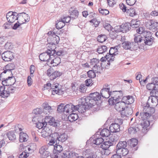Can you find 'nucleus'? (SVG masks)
<instances>
[{
	"mask_svg": "<svg viewBox=\"0 0 158 158\" xmlns=\"http://www.w3.org/2000/svg\"><path fill=\"white\" fill-rule=\"evenodd\" d=\"M81 103V106L80 107V111L81 113L85 112L87 109L90 108L96 104L97 102L92 99L90 97H88L85 98H82Z\"/></svg>",
	"mask_w": 158,
	"mask_h": 158,
	"instance_id": "1",
	"label": "nucleus"
},
{
	"mask_svg": "<svg viewBox=\"0 0 158 158\" xmlns=\"http://www.w3.org/2000/svg\"><path fill=\"white\" fill-rule=\"evenodd\" d=\"M110 96L111 98L108 100V102L110 105H113L120 100L123 96L122 92L121 91L110 92Z\"/></svg>",
	"mask_w": 158,
	"mask_h": 158,
	"instance_id": "2",
	"label": "nucleus"
},
{
	"mask_svg": "<svg viewBox=\"0 0 158 158\" xmlns=\"http://www.w3.org/2000/svg\"><path fill=\"white\" fill-rule=\"evenodd\" d=\"M155 110L153 107L146 106H144L143 112L141 113V118L143 119H148L151 116L155 113Z\"/></svg>",
	"mask_w": 158,
	"mask_h": 158,
	"instance_id": "3",
	"label": "nucleus"
},
{
	"mask_svg": "<svg viewBox=\"0 0 158 158\" xmlns=\"http://www.w3.org/2000/svg\"><path fill=\"white\" fill-rule=\"evenodd\" d=\"M62 73L59 71H54L52 68H49L47 71V74L51 80H54L60 77Z\"/></svg>",
	"mask_w": 158,
	"mask_h": 158,
	"instance_id": "4",
	"label": "nucleus"
},
{
	"mask_svg": "<svg viewBox=\"0 0 158 158\" xmlns=\"http://www.w3.org/2000/svg\"><path fill=\"white\" fill-rule=\"evenodd\" d=\"M56 54H52L50 56V59L48 62L49 66H56L60 64L61 60L60 57L56 56Z\"/></svg>",
	"mask_w": 158,
	"mask_h": 158,
	"instance_id": "5",
	"label": "nucleus"
},
{
	"mask_svg": "<svg viewBox=\"0 0 158 158\" xmlns=\"http://www.w3.org/2000/svg\"><path fill=\"white\" fill-rule=\"evenodd\" d=\"M130 28V23H125L121 25L117 26L115 27V31L116 32H121L123 33L126 32Z\"/></svg>",
	"mask_w": 158,
	"mask_h": 158,
	"instance_id": "6",
	"label": "nucleus"
},
{
	"mask_svg": "<svg viewBox=\"0 0 158 158\" xmlns=\"http://www.w3.org/2000/svg\"><path fill=\"white\" fill-rule=\"evenodd\" d=\"M41 116L40 115L36 116L33 117L32 119V121L34 122H37L36 123V127L39 129L42 128L43 127H46L47 125L46 122L45 121V119L44 121L42 119V121L40 120L39 119H40Z\"/></svg>",
	"mask_w": 158,
	"mask_h": 158,
	"instance_id": "7",
	"label": "nucleus"
},
{
	"mask_svg": "<svg viewBox=\"0 0 158 158\" xmlns=\"http://www.w3.org/2000/svg\"><path fill=\"white\" fill-rule=\"evenodd\" d=\"M146 27L153 32H155L158 28V23L153 20H150L146 22Z\"/></svg>",
	"mask_w": 158,
	"mask_h": 158,
	"instance_id": "8",
	"label": "nucleus"
},
{
	"mask_svg": "<svg viewBox=\"0 0 158 158\" xmlns=\"http://www.w3.org/2000/svg\"><path fill=\"white\" fill-rule=\"evenodd\" d=\"M56 43L52 41V43H50L48 44V50L49 53L52 54H56L57 55L60 56L61 55L62 52H56L55 50L56 48Z\"/></svg>",
	"mask_w": 158,
	"mask_h": 158,
	"instance_id": "9",
	"label": "nucleus"
},
{
	"mask_svg": "<svg viewBox=\"0 0 158 158\" xmlns=\"http://www.w3.org/2000/svg\"><path fill=\"white\" fill-rule=\"evenodd\" d=\"M150 122L147 120H142L140 123L141 131L145 134L147 133L149 129Z\"/></svg>",
	"mask_w": 158,
	"mask_h": 158,
	"instance_id": "10",
	"label": "nucleus"
},
{
	"mask_svg": "<svg viewBox=\"0 0 158 158\" xmlns=\"http://www.w3.org/2000/svg\"><path fill=\"white\" fill-rule=\"evenodd\" d=\"M8 65L6 66V69L4 70L3 72L0 75V79L1 80H3L5 78H8V77H12V73L11 71V69H8Z\"/></svg>",
	"mask_w": 158,
	"mask_h": 158,
	"instance_id": "11",
	"label": "nucleus"
},
{
	"mask_svg": "<svg viewBox=\"0 0 158 158\" xmlns=\"http://www.w3.org/2000/svg\"><path fill=\"white\" fill-rule=\"evenodd\" d=\"M19 14L15 12L10 11L6 14V18L8 21L10 23H12L18 19L17 17Z\"/></svg>",
	"mask_w": 158,
	"mask_h": 158,
	"instance_id": "12",
	"label": "nucleus"
},
{
	"mask_svg": "<svg viewBox=\"0 0 158 158\" xmlns=\"http://www.w3.org/2000/svg\"><path fill=\"white\" fill-rule=\"evenodd\" d=\"M120 121L119 124L116 123H112L109 127V129L111 132H116L120 131V125L122 124L123 122L121 119L118 120Z\"/></svg>",
	"mask_w": 158,
	"mask_h": 158,
	"instance_id": "13",
	"label": "nucleus"
},
{
	"mask_svg": "<svg viewBox=\"0 0 158 158\" xmlns=\"http://www.w3.org/2000/svg\"><path fill=\"white\" fill-rule=\"evenodd\" d=\"M114 108L118 111L121 113L122 111L126 108L127 105L122 100L121 101H118L115 103Z\"/></svg>",
	"mask_w": 158,
	"mask_h": 158,
	"instance_id": "14",
	"label": "nucleus"
},
{
	"mask_svg": "<svg viewBox=\"0 0 158 158\" xmlns=\"http://www.w3.org/2000/svg\"><path fill=\"white\" fill-rule=\"evenodd\" d=\"M2 57L3 60L5 61H11L14 58L13 53L10 51H6L2 54Z\"/></svg>",
	"mask_w": 158,
	"mask_h": 158,
	"instance_id": "15",
	"label": "nucleus"
},
{
	"mask_svg": "<svg viewBox=\"0 0 158 158\" xmlns=\"http://www.w3.org/2000/svg\"><path fill=\"white\" fill-rule=\"evenodd\" d=\"M15 82V78L14 77H8L7 78L2 80V84L3 85L6 86H11L13 85Z\"/></svg>",
	"mask_w": 158,
	"mask_h": 158,
	"instance_id": "16",
	"label": "nucleus"
},
{
	"mask_svg": "<svg viewBox=\"0 0 158 158\" xmlns=\"http://www.w3.org/2000/svg\"><path fill=\"white\" fill-rule=\"evenodd\" d=\"M77 106L73 105L72 103L67 104L65 106L64 112L66 113L73 112L77 110Z\"/></svg>",
	"mask_w": 158,
	"mask_h": 158,
	"instance_id": "17",
	"label": "nucleus"
},
{
	"mask_svg": "<svg viewBox=\"0 0 158 158\" xmlns=\"http://www.w3.org/2000/svg\"><path fill=\"white\" fill-rule=\"evenodd\" d=\"M52 54L49 53L47 51L46 52L42 53L40 54L39 56L40 60L42 61H46L47 64L48 65V62L50 59V56H51Z\"/></svg>",
	"mask_w": 158,
	"mask_h": 158,
	"instance_id": "18",
	"label": "nucleus"
},
{
	"mask_svg": "<svg viewBox=\"0 0 158 158\" xmlns=\"http://www.w3.org/2000/svg\"><path fill=\"white\" fill-rule=\"evenodd\" d=\"M40 156L42 158H46L49 156V152L46 146H43L39 150Z\"/></svg>",
	"mask_w": 158,
	"mask_h": 158,
	"instance_id": "19",
	"label": "nucleus"
},
{
	"mask_svg": "<svg viewBox=\"0 0 158 158\" xmlns=\"http://www.w3.org/2000/svg\"><path fill=\"white\" fill-rule=\"evenodd\" d=\"M121 113L122 117H128L133 113L132 109L131 107H128L127 106L125 108Z\"/></svg>",
	"mask_w": 158,
	"mask_h": 158,
	"instance_id": "20",
	"label": "nucleus"
},
{
	"mask_svg": "<svg viewBox=\"0 0 158 158\" xmlns=\"http://www.w3.org/2000/svg\"><path fill=\"white\" fill-rule=\"evenodd\" d=\"M59 84L58 83L52 85L51 89H53L52 92V95L60 94L62 92V90L59 88Z\"/></svg>",
	"mask_w": 158,
	"mask_h": 158,
	"instance_id": "21",
	"label": "nucleus"
},
{
	"mask_svg": "<svg viewBox=\"0 0 158 158\" xmlns=\"http://www.w3.org/2000/svg\"><path fill=\"white\" fill-rule=\"evenodd\" d=\"M45 121L46 122L49 123L52 126L54 127H56L57 126V123L56 121L54 118L50 116H46L45 118Z\"/></svg>",
	"mask_w": 158,
	"mask_h": 158,
	"instance_id": "22",
	"label": "nucleus"
},
{
	"mask_svg": "<svg viewBox=\"0 0 158 158\" xmlns=\"http://www.w3.org/2000/svg\"><path fill=\"white\" fill-rule=\"evenodd\" d=\"M48 34L49 36L52 37V41L58 44L59 41L60 39L58 36L56 35V33L54 31V30L52 31H50L48 33Z\"/></svg>",
	"mask_w": 158,
	"mask_h": 158,
	"instance_id": "23",
	"label": "nucleus"
},
{
	"mask_svg": "<svg viewBox=\"0 0 158 158\" xmlns=\"http://www.w3.org/2000/svg\"><path fill=\"white\" fill-rule=\"evenodd\" d=\"M52 131L47 127H44L41 132V135L44 138H46L50 135H51Z\"/></svg>",
	"mask_w": 158,
	"mask_h": 158,
	"instance_id": "24",
	"label": "nucleus"
},
{
	"mask_svg": "<svg viewBox=\"0 0 158 158\" xmlns=\"http://www.w3.org/2000/svg\"><path fill=\"white\" fill-rule=\"evenodd\" d=\"M58 135V133L54 132L51 135V138L50 139L48 144L50 146L54 145L57 143V136Z\"/></svg>",
	"mask_w": 158,
	"mask_h": 158,
	"instance_id": "25",
	"label": "nucleus"
},
{
	"mask_svg": "<svg viewBox=\"0 0 158 158\" xmlns=\"http://www.w3.org/2000/svg\"><path fill=\"white\" fill-rule=\"evenodd\" d=\"M99 62V60L98 59L96 58H93L90 61V63L91 65H92L93 67V69L96 72H98V69L96 70V69H98L99 67V65L98 64Z\"/></svg>",
	"mask_w": 158,
	"mask_h": 158,
	"instance_id": "26",
	"label": "nucleus"
},
{
	"mask_svg": "<svg viewBox=\"0 0 158 158\" xmlns=\"http://www.w3.org/2000/svg\"><path fill=\"white\" fill-rule=\"evenodd\" d=\"M122 100L123 102H124L126 105L131 104L134 101V99L132 96H124Z\"/></svg>",
	"mask_w": 158,
	"mask_h": 158,
	"instance_id": "27",
	"label": "nucleus"
},
{
	"mask_svg": "<svg viewBox=\"0 0 158 158\" xmlns=\"http://www.w3.org/2000/svg\"><path fill=\"white\" fill-rule=\"evenodd\" d=\"M127 146V143L126 141L119 142L116 146V153H119L121 149L125 148Z\"/></svg>",
	"mask_w": 158,
	"mask_h": 158,
	"instance_id": "28",
	"label": "nucleus"
},
{
	"mask_svg": "<svg viewBox=\"0 0 158 158\" xmlns=\"http://www.w3.org/2000/svg\"><path fill=\"white\" fill-rule=\"evenodd\" d=\"M30 19L29 16L25 13H20V21L22 22V23H20V24L28 22L30 20Z\"/></svg>",
	"mask_w": 158,
	"mask_h": 158,
	"instance_id": "29",
	"label": "nucleus"
},
{
	"mask_svg": "<svg viewBox=\"0 0 158 158\" xmlns=\"http://www.w3.org/2000/svg\"><path fill=\"white\" fill-rule=\"evenodd\" d=\"M147 89L148 90L154 91L158 90V84L153 83H148L146 85Z\"/></svg>",
	"mask_w": 158,
	"mask_h": 158,
	"instance_id": "30",
	"label": "nucleus"
},
{
	"mask_svg": "<svg viewBox=\"0 0 158 158\" xmlns=\"http://www.w3.org/2000/svg\"><path fill=\"white\" fill-rule=\"evenodd\" d=\"M89 96L92 99H93L94 100L97 102L100 100L101 98V95H100L99 93L97 92L90 94Z\"/></svg>",
	"mask_w": 158,
	"mask_h": 158,
	"instance_id": "31",
	"label": "nucleus"
},
{
	"mask_svg": "<svg viewBox=\"0 0 158 158\" xmlns=\"http://www.w3.org/2000/svg\"><path fill=\"white\" fill-rule=\"evenodd\" d=\"M101 95L103 98H108L110 96V92L109 89H102L100 92Z\"/></svg>",
	"mask_w": 158,
	"mask_h": 158,
	"instance_id": "32",
	"label": "nucleus"
},
{
	"mask_svg": "<svg viewBox=\"0 0 158 158\" xmlns=\"http://www.w3.org/2000/svg\"><path fill=\"white\" fill-rule=\"evenodd\" d=\"M118 50L115 47L111 48L109 50V53H107L109 57L110 58H112V60H113L114 56L118 54Z\"/></svg>",
	"mask_w": 158,
	"mask_h": 158,
	"instance_id": "33",
	"label": "nucleus"
},
{
	"mask_svg": "<svg viewBox=\"0 0 158 158\" xmlns=\"http://www.w3.org/2000/svg\"><path fill=\"white\" fill-rule=\"evenodd\" d=\"M63 149V147L59 143H56L54 146L53 152L55 153H58L61 152Z\"/></svg>",
	"mask_w": 158,
	"mask_h": 158,
	"instance_id": "34",
	"label": "nucleus"
},
{
	"mask_svg": "<svg viewBox=\"0 0 158 158\" xmlns=\"http://www.w3.org/2000/svg\"><path fill=\"white\" fill-rule=\"evenodd\" d=\"M142 75L139 73H137L136 74V78L137 80H139L141 85H144V84L147 82V78L145 79H142Z\"/></svg>",
	"mask_w": 158,
	"mask_h": 158,
	"instance_id": "35",
	"label": "nucleus"
},
{
	"mask_svg": "<svg viewBox=\"0 0 158 158\" xmlns=\"http://www.w3.org/2000/svg\"><path fill=\"white\" fill-rule=\"evenodd\" d=\"M20 128V142L27 141L28 139V136L26 133L21 131Z\"/></svg>",
	"mask_w": 158,
	"mask_h": 158,
	"instance_id": "36",
	"label": "nucleus"
},
{
	"mask_svg": "<svg viewBox=\"0 0 158 158\" xmlns=\"http://www.w3.org/2000/svg\"><path fill=\"white\" fill-rule=\"evenodd\" d=\"M57 138V140L59 141L64 142L67 139L68 136L67 135L64 133H63L60 135L58 134Z\"/></svg>",
	"mask_w": 158,
	"mask_h": 158,
	"instance_id": "37",
	"label": "nucleus"
},
{
	"mask_svg": "<svg viewBox=\"0 0 158 158\" xmlns=\"http://www.w3.org/2000/svg\"><path fill=\"white\" fill-rule=\"evenodd\" d=\"M78 118V116L77 114L75 113H73L68 116V118L70 121L73 122L76 120Z\"/></svg>",
	"mask_w": 158,
	"mask_h": 158,
	"instance_id": "38",
	"label": "nucleus"
},
{
	"mask_svg": "<svg viewBox=\"0 0 158 158\" xmlns=\"http://www.w3.org/2000/svg\"><path fill=\"white\" fill-rule=\"evenodd\" d=\"M133 43H131L128 41H125L123 43L122 46L123 48L126 49H130L133 45Z\"/></svg>",
	"mask_w": 158,
	"mask_h": 158,
	"instance_id": "39",
	"label": "nucleus"
},
{
	"mask_svg": "<svg viewBox=\"0 0 158 158\" xmlns=\"http://www.w3.org/2000/svg\"><path fill=\"white\" fill-rule=\"evenodd\" d=\"M139 130L138 127H131L128 129V132L130 134H134Z\"/></svg>",
	"mask_w": 158,
	"mask_h": 158,
	"instance_id": "40",
	"label": "nucleus"
},
{
	"mask_svg": "<svg viewBox=\"0 0 158 158\" xmlns=\"http://www.w3.org/2000/svg\"><path fill=\"white\" fill-rule=\"evenodd\" d=\"M127 14L133 17L136 15L135 10L132 8H130L127 10Z\"/></svg>",
	"mask_w": 158,
	"mask_h": 158,
	"instance_id": "41",
	"label": "nucleus"
},
{
	"mask_svg": "<svg viewBox=\"0 0 158 158\" xmlns=\"http://www.w3.org/2000/svg\"><path fill=\"white\" fill-rule=\"evenodd\" d=\"M107 47L106 46H99L97 49V52L99 54H102L106 51Z\"/></svg>",
	"mask_w": 158,
	"mask_h": 158,
	"instance_id": "42",
	"label": "nucleus"
},
{
	"mask_svg": "<svg viewBox=\"0 0 158 158\" xmlns=\"http://www.w3.org/2000/svg\"><path fill=\"white\" fill-rule=\"evenodd\" d=\"M139 22L136 19H132L130 23V27H132L133 28H137L139 26Z\"/></svg>",
	"mask_w": 158,
	"mask_h": 158,
	"instance_id": "43",
	"label": "nucleus"
},
{
	"mask_svg": "<svg viewBox=\"0 0 158 158\" xmlns=\"http://www.w3.org/2000/svg\"><path fill=\"white\" fill-rule=\"evenodd\" d=\"M110 134V132L109 130L107 129L102 130L100 132V135L102 137H108Z\"/></svg>",
	"mask_w": 158,
	"mask_h": 158,
	"instance_id": "44",
	"label": "nucleus"
},
{
	"mask_svg": "<svg viewBox=\"0 0 158 158\" xmlns=\"http://www.w3.org/2000/svg\"><path fill=\"white\" fill-rule=\"evenodd\" d=\"M42 107L44 110V111L45 110H47L48 113H49L51 111V107L50 106L47 102L43 103L42 105Z\"/></svg>",
	"mask_w": 158,
	"mask_h": 158,
	"instance_id": "45",
	"label": "nucleus"
},
{
	"mask_svg": "<svg viewBox=\"0 0 158 158\" xmlns=\"http://www.w3.org/2000/svg\"><path fill=\"white\" fill-rule=\"evenodd\" d=\"M111 143L109 141L105 142L103 144H102L101 146V148L102 149H108L110 146L111 145Z\"/></svg>",
	"mask_w": 158,
	"mask_h": 158,
	"instance_id": "46",
	"label": "nucleus"
},
{
	"mask_svg": "<svg viewBox=\"0 0 158 158\" xmlns=\"http://www.w3.org/2000/svg\"><path fill=\"white\" fill-rule=\"evenodd\" d=\"M68 154L67 153H63L62 154L60 158H74L73 157L75 155L74 153H69Z\"/></svg>",
	"mask_w": 158,
	"mask_h": 158,
	"instance_id": "47",
	"label": "nucleus"
},
{
	"mask_svg": "<svg viewBox=\"0 0 158 158\" xmlns=\"http://www.w3.org/2000/svg\"><path fill=\"white\" fill-rule=\"evenodd\" d=\"M107 39V37L105 35H100L97 37V40L100 43H103Z\"/></svg>",
	"mask_w": 158,
	"mask_h": 158,
	"instance_id": "48",
	"label": "nucleus"
},
{
	"mask_svg": "<svg viewBox=\"0 0 158 158\" xmlns=\"http://www.w3.org/2000/svg\"><path fill=\"white\" fill-rule=\"evenodd\" d=\"M6 135L10 140H13L15 139V135L13 132L10 131L7 133Z\"/></svg>",
	"mask_w": 158,
	"mask_h": 158,
	"instance_id": "49",
	"label": "nucleus"
},
{
	"mask_svg": "<svg viewBox=\"0 0 158 158\" xmlns=\"http://www.w3.org/2000/svg\"><path fill=\"white\" fill-rule=\"evenodd\" d=\"M103 141V139L101 137H100L97 138L96 139L94 140L93 142L94 144L99 145L102 143Z\"/></svg>",
	"mask_w": 158,
	"mask_h": 158,
	"instance_id": "50",
	"label": "nucleus"
},
{
	"mask_svg": "<svg viewBox=\"0 0 158 158\" xmlns=\"http://www.w3.org/2000/svg\"><path fill=\"white\" fill-rule=\"evenodd\" d=\"M79 14L78 11L77 10H73L70 14L71 17L74 19H76L78 17Z\"/></svg>",
	"mask_w": 158,
	"mask_h": 158,
	"instance_id": "51",
	"label": "nucleus"
},
{
	"mask_svg": "<svg viewBox=\"0 0 158 158\" xmlns=\"http://www.w3.org/2000/svg\"><path fill=\"white\" fill-rule=\"evenodd\" d=\"M98 11L100 13L103 15H106L108 14L109 13V12L108 10L103 9L101 8L98 9Z\"/></svg>",
	"mask_w": 158,
	"mask_h": 158,
	"instance_id": "52",
	"label": "nucleus"
},
{
	"mask_svg": "<svg viewBox=\"0 0 158 158\" xmlns=\"http://www.w3.org/2000/svg\"><path fill=\"white\" fill-rule=\"evenodd\" d=\"M138 141L137 139H132L130 141V145L132 147H135L138 144Z\"/></svg>",
	"mask_w": 158,
	"mask_h": 158,
	"instance_id": "53",
	"label": "nucleus"
},
{
	"mask_svg": "<svg viewBox=\"0 0 158 158\" xmlns=\"http://www.w3.org/2000/svg\"><path fill=\"white\" fill-rule=\"evenodd\" d=\"M65 25V24L62 21H60L56 24V27L57 29H60L63 27Z\"/></svg>",
	"mask_w": 158,
	"mask_h": 158,
	"instance_id": "54",
	"label": "nucleus"
},
{
	"mask_svg": "<svg viewBox=\"0 0 158 158\" xmlns=\"http://www.w3.org/2000/svg\"><path fill=\"white\" fill-rule=\"evenodd\" d=\"M128 153V151L127 148H126L121 149V151L119 153H117V154H119L120 155H122L123 156H125L127 155Z\"/></svg>",
	"mask_w": 158,
	"mask_h": 158,
	"instance_id": "55",
	"label": "nucleus"
},
{
	"mask_svg": "<svg viewBox=\"0 0 158 158\" xmlns=\"http://www.w3.org/2000/svg\"><path fill=\"white\" fill-rule=\"evenodd\" d=\"M144 40V43L146 45H150L153 43V38H150L149 39H145Z\"/></svg>",
	"mask_w": 158,
	"mask_h": 158,
	"instance_id": "56",
	"label": "nucleus"
},
{
	"mask_svg": "<svg viewBox=\"0 0 158 158\" xmlns=\"http://www.w3.org/2000/svg\"><path fill=\"white\" fill-rule=\"evenodd\" d=\"M88 77L90 78H94L96 76V74L93 70H90L87 72Z\"/></svg>",
	"mask_w": 158,
	"mask_h": 158,
	"instance_id": "57",
	"label": "nucleus"
},
{
	"mask_svg": "<svg viewBox=\"0 0 158 158\" xmlns=\"http://www.w3.org/2000/svg\"><path fill=\"white\" fill-rule=\"evenodd\" d=\"M20 148H21V149H25V150H24L25 151H26V152L27 151V148L28 151H29L31 150V148L29 146H27L26 145H23V143H22L20 144Z\"/></svg>",
	"mask_w": 158,
	"mask_h": 158,
	"instance_id": "58",
	"label": "nucleus"
},
{
	"mask_svg": "<svg viewBox=\"0 0 158 158\" xmlns=\"http://www.w3.org/2000/svg\"><path fill=\"white\" fill-rule=\"evenodd\" d=\"M143 35L144 36L145 39H149L150 38H153L151 36V32L149 31H146L145 32H144Z\"/></svg>",
	"mask_w": 158,
	"mask_h": 158,
	"instance_id": "59",
	"label": "nucleus"
},
{
	"mask_svg": "<svg viewBox=\"0 0 158 158\" xmlns=\"http://www.w3.org/2000/svg\"><path fill=\"white\" fill-rule=\"evenodd\" d=\"M7 90H5L3 92H0V95L2 98L7 97L10 95Z\"/></svg>",
	"mask_w": 158,
	"mask_h": 158,
	"instance_id": "60",
	"label": "nucleus"
},
{
	"mask_svg": "<svg viewBox=\"0 0 158 158\" xmlns=\"http://www.w3.org/2000/svg\"><path fill=\"white\" fill-rule=\"evenodd\" d=\"M64 108L65 106H64V104L61 103L58 106L57 108V110L59 112H64Z\"/></svg>",
	"mask_w": 158,
	"mask_h": 158,
	"instance_id": "61",
	"label": "nucleus"
},
{
	"mask_svg": "<svg viewBox=\"0 0 158 158\" xmlns=\"http://www.w3.org/2000/svg\"><path fill=\"white\" fill-rule=\"evenodd\" d=\"M106 60L108 61L112 60V58H110L108 56V54H107L105 57H102L100 60L101 61H106Z\"/></svg>",
	"mask_w": 158,
	"mask_h": 158,
	"instance_id": "62",
	"label": "nucleus"
},
{
	"mask_svg": "<svg viewBox=\"0 0 158 158\" xmlns=\"http://www.w3.org/2000/svg\"><path fill=\"white\" fill-rule=\"evenodd\" d=\"M108 5L109 6L112 7L116 3V0H107Z\"/></svg>",
	"mask_w": 158,
	"mask_h": 158,
	"instance_id": "63",
	"label": "nucleus"
},
{
	"mask_svg": "<svg viewBox=\"0 0 158 158\" xmlns=\"http://www.w3.org/2000/svg\"><path fill=\"white\" fill-rule=\"evenodd\" d=\"M142 37L140 35L135 36L134 38V41L136 43L140 42L142 40Z\"/></svg>",
	"mask_w": 158,
	"mask_h": 158,
	"instance_id": "64",
	"label": "nucleus"
}]
</instances>
